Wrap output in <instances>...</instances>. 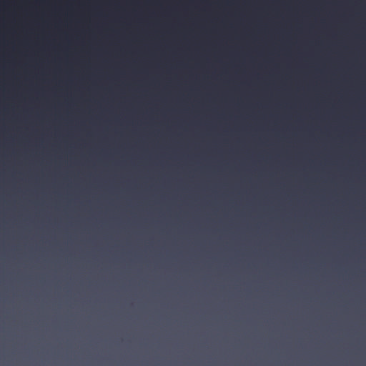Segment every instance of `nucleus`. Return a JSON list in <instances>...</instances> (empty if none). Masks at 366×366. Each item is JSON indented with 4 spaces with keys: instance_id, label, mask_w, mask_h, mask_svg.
<instances>
[{
    "instance_id": "obj_1",
    "label": "nucleus",
    "mask_w": 366,
    "mask_h": 366,
    "mask_svg": "<svg viewBox=\"0 0 366 366\" xmlns=\"http://www.w3.org/2000/svg\"><path fill=\"white\" fill-rule=\"evenodd\" d=\"M224 325L229 319L227 310V297H229V174H224ZM226 325L224 327L226 328ZM227 341V335L224 336Z\"/></svg>"
},
{
    "instance_id": "obj_2",
    "label": "nucleus",
    "mask_w": 366,
    "mask_h": 366,
    "mask_svg": "<svg viewBox=\"0 0 366 366\" xmlns=\"http://www.w3.org/2000/svg\"><path fill=\"white\" fill-rule=\"evenodd\" d=\"M223 100H229V0H223Z\"/></svg>"
},
{
    "instance_id": "obj_3",
    "label": "nucleus",
    "mask_w": 366,
    "mask_h": 366,
    "mask_svg": "<svg viewBox=\"0 0 366 366\" xmlns=\"http://www.w3.org/2000/svg\"><path fill=\"white\" fill-rule=\"evenodd\" d=\"M229 234H232V229H229Z\"/></svg>"
},
{
    "instance_id": "obj_4",
    "label": "nucleus",
    "mask_w": 366,
    "mask_h": 366,
    "mask_svg": "<svg viewBox=\"0 0 366 366\" xmlns=\"http://www.w3.org/2000/svg\"><path fill=\"white\" fill-rule=\"evenodd\" d=\"M229 234H232V229H229Z\"/></svg>"
},
{
    "instance_id": "obj_5",
    "label": "nucleus",
    "mask_w": 366,
    "mask_h": 366,
    "mask_svg": "<svg viewBox=\"0 0 366 366\" xmlns=\"http://www.w3.org/2000/svg\"><path fill=\"white\" fill-rule=\"evenodd\" d=\"M229 234H232V229H229Z\"/></svg>"
},
{
    "instance_id": "obj_6",
    "label": "nucleus",
    "mask_w": 366,
    "mask_h": 366,
    "mask_svg": "<svg viewBox=\"0 0 366 366\" xmlns=\"http://www.w3.org/2000/svg\"><path fill=\"white\" fill-rule=\"evenodd\" d=\"M224 366H227V362H224Z\"/></svg>"
}]
</instances>
